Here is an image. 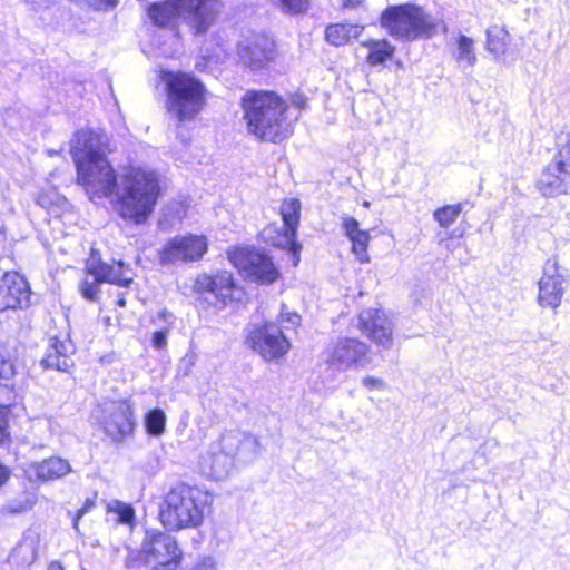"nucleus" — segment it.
<instances>
[{
	"label": "nucleus",
	"mask_w": 570,
	"mask_h": 570,
	"mask_svg": "<svg viewBox=\"0 0 570 570\" xmlns=\"http://www.w3.org/2000/svg\"><path fill=\"white\" fill-rule=\"evenodd\" d=\"M110 150L109 138L94 131L80 130L70 142L77 180L91 200L109 197L118 187L116 171L106 157Z\"/></svg>",
	"instance_id": "1"
},
{
	"label": "nucleus",
	"mask_w": 570,
	"mask_h": 570,
	"mask_svg": "<svg viewBox=\"0 0 570 570\" xmlns=\"http://www.w3.org/2000/svg\"><path fill=\"white\" fill-rule=\"evenodd\" d=\"M118 214L136 225L145 224L151 216L159 195L156 173L141 167H129L120 176L115 190Z\"/></svg>",
	"instance_id": "2"
},
{
	"label": "nucleus",
	"mask_w": 570,
	"mask_h": 570,
	"mask_svg": "<svg viewBox=\"0 0 570 570\" xmlns=\"http://www.w3.org/2000/svg\"><path fill=\"white\" fill-rule=\"evenodd\" d=\"M248 132L271 142L284 140L289 134L285 112L287 104L273 91H248L242 99Z\"/></svg>",
	"instance_id": "3"
},
{
	"label": "nucleus",
	"mask_w": 570,
	"mask_h": 570,
	"mask_svg": "<svg viewBox=\"0 0 570 570\" xmlns=\"http://www.w3.org/2000/svg\"><path fill=\"white\" fill-rule=\"evenodd\" d=\"M222 10L219 0H167L153 3L148 16L159 27L184 23L193 35H204L215 23Z\"/></svg>",
	"instance_id": "4"
},
{
	"label": "nucleus",
	"mask_w": 570,
	"mask_h": 570,
	"mask_svg": "<svg viewBox=\"0 0 570 570\" xmlns=\"http://www.w3.org/2000/svg\"><path fill=\"white\" fill-rule=\"evenodd\" d=\"M209 507L207 492L179 484L165 494L159 505V520L168 531L196 529L203 524Z\"/></svg>",
	"instance_id": "5"
},
{
	"label": "nucleus",
	"mask_w": 570,
	"mask_h": 570,
	"mask_svg": "<svg viewBox=\"0 0 570 570\" xmlns=\"http://www.w3.org/2000/svg\"><path fill=\"white\" fill-rule=\"evenodd\" d=\"M166 92V110L179 124L191 121L204 109L207 99L205 85L193 73L164 70L160 72Z\"/></svg>",
	"instance_id": "6"
},
{
	"label": "nucleus",
	"mask_w": 570,
	"mask_h": 570,
	"mask_svg": "<svg viewBox=\"0 0 570 570\" xmlns=\"http://www.w3.org/2000/svg\"><path fill=\"white\" fill-rule=\"evenodd\" d=\"M380 22L391 37L407 41L430 38L438 29V21L432 16L411 3L387 7Z\"/></svg>",
	"instance_id": "7"
},
{
	"label": "nucleus",
	"mask_w": 570,
	"mask_h": 570,
	"mask_svg": "<svg viewBox=\"0 0 570 570\" xmlns=\"http://www.w3.org/2000/svg\"><path fill=\"white\" fill-rule=\"evenodd\" d=\"M371 347L353 337H340L323 352L324 363L337 372L363 368L371 363Z\"/></svg>",
	"instance_id": "8"
},
{
	"label": "nucleus",
	"mask_w": 570,
	"mask_h": 570,
	"mask_svg": "<svg viewBox=\"0 0 570 570\" xmlns=\"http://www.w3.org/2000/svg\"><path fill=\"white\" fill-rule=\"evenodd\" d=\"M228 256L233 265L252 281L271 284L279 276L271 258L253 248L238 247Z\"/></svg>",
	"instance_id": "9"
},
{
	"label": "nucleus",
	"mask_w": 570,
	"mask_h": 570,
	"mask_svg": "<svg viewBox=\"0 0 570 570\" xmlns=\"http://www.w3.org/2000/svg\"><path fill=\"white\" fill-rule=\"evenodd\" d=\"M247 344L266 361L283 357L289 350L291 343L283 331L274 323H265L248 332Z\"/></svg>",
	"instance_id": "10"
},
{
	"label": "nucleus",
	"mask_w": 570,
	"mask_h": 570,
	"mask_svg": "<svg viewBox=\"0 0 570 570\" xmlns=\"http://www.w3.org/2000/svg\"><path fill=\"white\" fill-rule=\"evenodd\" d=\"M207 247L205 236H176L159 252V261L164 265L194 262L204 256Z\"/></svg>",
	"instance_id": "11"
},
{
	"label": "nucleus",
	"mask_w": 570,
	"mask_h": 570,
	"mask_svg": "<svg viewBox=\"0 0 570 570\" xmlns=\"http://www.w3.org/2000/svg\"><path fill=\"white\" fill-rule=\"evenodd\" d=\"M566 276L560 272L557 256L550 257L544 265L543 275L539 281V304L543 307L557 308L564 293Z\"/></svg>",
	"instance_id": "12"
},
{
	"label": "nucleus",
	"mask_w": 570,
	"mask_h": 570,
	"mask_svg": "<svg viewBox=\"0 0 570 570\" xmlns=\"http://www.w3.org/2000/svg\"><path fill=\"white\" fill-rule=\"evenodd\" d=\"M360 331L377 346L390 350L393 344V324L383 311L367 308L360 313Z\"/></svg>",
	"instance_id": "13"
},
{
	"label": "nucleus",
	"mask_w": 570,
	"mask_h": 570,
	"mask_svg": "<svg viewBox=\"0 0 570 570\" xmlns=\"http://www.w3.org/2000/svg\"><path fill=\"white\" fill-rule=\"evenodd\" d=\"M30 287L23 276L16 272L0 278V311L26 308L30 303Z\"/></svg>",
	"instance_id": "14"
},
{
	"label": "nucleus",
	"mask_w": 570,
	"mask_h": 570,
	"mask_svg": "<svg viewBox=\"0 0 570 570\" xmlns=\"http://www.w3.org/2000/svg\"><path fill=\"white\" fill-rule=\"evenodd\" d=\"M194 288L197 293L204 295L205 299L214 306H224L227 299L232 298L234 289L233 275L228 272H222L214 276L199 275Z\"/></svg>",
	"instance_id": "15"
},
{
	"label": "nucleus",
	"mask_w": 570,
	"mask_h": 570,
	"mask_svg": "<svg viewBox=\"0 0 570 570\" xmlns=\"http://www.w3.org/2000/svg\"><path fill=\"white\" fill-rule=\"evenodd\" d=\"M104 425L114 441H124L132 434L136 426L132 406L126 401L112 403L107 410Z\"/></svg>",
	"instance_id": "16"
},
{
	"label": "nucleus",
	"mask_w": 570,
	"mask_h": 570,
	"mask_svg": "<svg viewBox=\"0 0 570 570\" xmlns=\"http://www.w3.org/2000/svg\"><path fill=\"white\" fill-rule=\"evenodd\" d=\"M284 234L276 236V242L282 247L288 249L297 264L298 253L302 246L296 240V230L301 217V203L297 198L285 199L281 206Z\"/></svg>",
	"instance_id": "17"
},
{
	"label": "nucleus",
	"mask_w": 570,
	"mask_h": 570,
	"mask_svg": "<svg viewBox=\"0 0 570 570\" xmlns=\"http://www.w3.org/2000/svg\"><path fill=\"white\" fill-rule=\"evenodd\" d=\"M238 55L244 65L261 69L275 58V42L272 38L259 35L240 45Z\"/></svg>",
	"instance_id": "18"
},
{
	"label": "nucleus",
	"mask_w": 570,
	"mask_h": 570,
	"mask_svg": "<svg viewBox=\"0 0 570 570\" xmlns=\"http://www.w3.org/2000/svg\"><path fill=\"white\" fill-rule=\"evenodd\" d=\"M240 441L242 433L238 430H230L223 433L219 440L212 444L213 470L218 476L228 472L233 458L239 449Z\"/></svg>",
	"instance_id": "19"
},
{
	"label": "nucleus",
	"mask_w": 570,
	"mask_h": 570,
	"mask_svg": "<svg viewBox=\"0 0 570 570\" xmlns=\"http://www.w3.org/2000/svg\"><path fill=\"white\" fill-rule=\"evenodd\" d=\"M141 554L146 556V562H149L150 559L156 561L171 559V557L181 558L176 540L171 535L157 530L146 532Z\"/></svg>",
	"instance_id": "20"
},
{
	"label": "nucleus",
	"mask_w": 570,
	"mask_h": 570,
	"mask_svg": "<svg viewBox=\"0 0 570 570\" xmlns=\"http://www.w3.org/2000/svg\"><path fill=\"white\" fill-rule=\"evenodd\" d=\"M125 264L121 261L114 262L111 265L101 262L95 252L86 263V269L89 275L98 281L127 287L132 283V277L126 275Z\"/></svg>",
	"instance_id": "21"
},
{
	"label": "nucleus",
	"mask_w": 570,
	"mask_h": 570,
	"mask_svg": "<svg viewBox=\"0 0 570 570\" xmlns=\"http://www.w3.org/2000/svg\"><path fill=\"white\" fill-rule=\"evenodd\" d=\"M538 187L548 197L567 194L570 187V174L552 159L540 175Z\"/></svg>",
	"instance_id": "22"
},
{
	"label": "nucleus",
	"mask_w": 570,
	"mask_h": 570,
	"mask_svg": "<svg viewBox=\"0 0 570 570\" xmlns=\"http://www.w3.org/2000/svg\"><path fill=\"white\" fill-rule=\"evenodd\" d=\"M342 227L346 237L352 243V252L362 264L370 262L367 253L371 235L367 230L361 229L360 223L352 216L342 217Z\"/></svg>",
	"instance_id": "23"
},
{
	"label": "nucleus",
	"mask_w": 570,
	"mask_h": 570,
	"mask_svg": "<svg viewBox=\"0 0 570 570\" xmlns=\"http://www.w3.org/2000/svg\"><path fill=\"white\" fill-rule=\"evenodd\" d=\"M73 351L75 347L70 341L53 337L50 340L47 354L41 363L46 368L67 371L72 364L70 355Z\"/></svg>",
	"instance_id": "24"
},
{
	"label": "nucleus",
	"mask_w": 570,
	"mask_h": 570,
	"mask_svg": "<svg viewBox=\"0 0 570 570\" xmlns=\"http://www.w3.org/2000/svg\"><path fill=\"white\" fill-rule=\"evenodd\" d=\"M511 41V35L502 26L493 24L485 30V49L495 61L503 62L505 60Z\"/></svg>",
	"instance_id": "25"
},
{
	"label": "nucleus",
	"mask_w": 570,
	"mask_h": 570,
	"mask_svg": "<svg viewBox=\"0 0 570 570\" xmlns=\"http://www.w3.org/2000/svg\"><path fill=\"white\" fill-rule=\"evenodd\" d=\"M39 540L33 533H27L12 550L9 556V562L18 568L31 566L38 553Z\"/></svg>",
	"instance_id": "26"
},
{
	"label": "nucleus",
	"mask_w": 570,
	"mask_h": 570,
	"mask_svg": "<svg viewBox=\"0 0 570 570\" xmlns=\"http://www.w3.org/2000/svg\"><path fill=\"white\" fill-rule=\"evenodd\" d=\"M452 56L458 66L464 68H473L478 62L475 41L459 33L451 40Z\"/></svg>",
	"instance_id": "27"
},
{
	"label": "nucleus",
	"mask_w": 570,
	"mask_h": 570,
	"mask_svg": "<svg viewBox=\"0 0 570 570\" xmlns=\"http://www.w3.org/2000/svg\"><path fill=\"white\" fill-rule=\"evenodd\" d=\"M364 30L361 24L354 23H333L325 29L326 41L335 47H341L357 39Z\"/></svg>",
	"instance_id": "28"
},
{
	"label": "nucleus",
	"mask_w": 570,
	"mask_h": 570,
	"mask_svg": "<svg viewBox=\"0 0 570 570\" xmlns=\"http://www.w3.org/2000/svg\"><path fill=\"white\" fill-rule=\"evenodd\" d=\"M35 471L40 480L49 481L65 476L71 471V466L67 460L52 456L38 463Z\"/></svg>",
	"instance_id": "29"
},
{
	"label": "nucleus",
	"mask_w": 570,
	"mask_h": 570,
	"mask_svg": "<svg viewBox=\"0 0 570 570\" xmlns=\"http://www.w3.org/2000/svg\"><path fill=\"white\" fill-rule=\"evenodd\" d=\"M160 321L164 323V325H161L159 330L155 331L151 336L153 346L157 350H161L167 345V337L174 327L175 316L173 313L164 309L160 311L154 320L155 323Z\"/></svg>",
	"instance_id": "30"
},
{
	"label": "nucleus",
	"mask_w": 570,
	"mask_h": 570,
	"mask_svg": "<svg viewBox=\"0 0 570 570\" xmlns=\"http://www.w3.org/2000/svg\"><path fill=\"white\" fill-rule=\"evenodd\" d=\"M368 49L367 62L370 65H379L390 59L394 52V48L386 40H368L363 42Z\"/></svg>",
	"instance_id": "31"
},
{
	"label": "nucleus",
	"mask_w": 570,
	"mask_h": 570,
	"mask_svg": "<svg viewBox=\"0 0 570 570\" xmlns=\"http://www.w3.org/2000/svg\"><path fill=\"white\" fill-rule=\"evenodd\" d=\"M166 426V415L159 409L151 410L145 417L146 431L155 436L161 435Z\"/></svg>",
	"instance_id": "32"
},
{
	"label": "nucleus",
	"mask_w": 570,
	"mask_h": 570,
	"mask_svg": "<svg viewBox=\"0 0 570 570\" xmlns=\"http://www.w3.org/2000/svg\"><path fill=\"white\" fill-rule=\"evenodd\" d=\"M462 212L461 204L446 205L436 209L433 214L434 219L440 224L441 227L446 228L452 225Z\"/></svg>",
	"instance_id": "33"
},
{
	"label": "nucleus",
	"mask_w": 570,
	"mask_h": 570,
	"mask_svg": "<svg viewBox=\"0 0 570 570\" xmlns=\"http://www.w3.org/2000/svg\"><path fill=\"white\" fill-rule=\"evenodd\" d=\"M110 512L118 515V520L121 523H131L135 518V511L131 505L120 501H114L108 505Z\"/></svg>",
	"instance_id": "34"
},
{
	"label": "nucleus",
	"mask_w": 570,
	"mask_h": 570,
	"mask_svg": "<svg viewBox=\"0 0 570 570\" xmlns=\"http://www.w3.org/2000/svg\"><path fill=\"white\" fill-rule=\"evenodd\" d=\"M275 4L279 6L283 12L286 13H303L309 7L308 0H272Z\"/></svg>",
	"instance_id": "35"
},
{
	"label": "nucleus",
	"mask_w": 570,
	"mask_h": 570,
	"mask_svg": "<svg viewBox=\"0 0 570 570\" xmlns=\"http://www.w3.org/2000/svg\"><path fill=\"white\" fill-rule=\"evenodd\" d=\"M102 283V281L96 279H89V277H86L79 285V289L81 295L89 301H96L99 294V284Z\"/></svg>",
	"instance_id": "36"
},
{
	"label": "nucleus",
	"mask_w": 570,
	"mask_h": 570,
	"mask_svg": "<svg viewBox=\"0 0 570 570\" xmlns=\"http://www.w3.org/2000/svg\"><path fill=\"white\" fill-rule=\"evenodd\" d=\"M553 159L570 174V139L560 145Z\"/></svg>",
	"instance_id": "37"
},
{
	"label": "nucleus",
	"mask_w": 570,
	"mask_h": 570,
	"mask_svg": "<svg viewBox=\"0 0 570 570\" xmlns=\"http://www.w3.org/2000/svg\"><path fill=\"white\" fill-rule=\"evenodd\" d=\"M282 234H284V227H283V225L278 226L277 224H269L262 232V235L267 243H269L271 245H273L275 247H279V248H283V247L279 244H277L276 236L282 235Z\"/></svg>",
	"instance_id": "38"
},
{
	"label": "nucleus",
	"mask_w": 570,
	"mask_h": 570,
	"mask_svg": "<svg viewBox=\"0 0 570 570\" xmlns=\"http://www.w3.org/2000/svg\"><path fill=\"white\" fill-rule=\"evenodd\" d=\"M95 507V501L92 499H87L83 503V505L76 512V514L72 518V524L73 529L78 531V524L79 520L88 513L92 508Z\"/></svg>",
	"instance_id": "39"
},
{
	"label": "nucleus",
	"mask_w": 570,
	"mask_h": 570,
	"mask_svg": "<svg viewBox=\"0 0 570 570\" xmlns=\"http://www.w3.org/2000/svg\"><path fill=\"white\" fill-rule=\"evenodd\" d=\"M190 570H217V564L214 558L202 557L194 563Z\"/></svg>",
	"instance_id": "40"
},
{
	"label": "nucleus",
	"mask_w": 570,
	"mask_h": 570,
	"mask_svg": "<svg viewBox=\"0 0 570 570\" xmlns=\"http://www.w3.org/2000/svg\"><path fill=\"white\" fill-rule=\"evenodd\" d=\"M158 563L150 570H177L180 558L171 557V559L157 560Z\"/></svg>",
	"instance_id": "41"
},
{
	"label": "nucleus",
	"mask_w": 570,
	"mask_h": 570,
	"mask_svg": "<svg viewBox=\"0 0 570 570\" xmlns=\"http://www.w3.org/2000/svg\"><path fill=\"white\" fill-rule=\"evenodd\" d=\"M362 384L370 390H385L386 389V383L382 379L375 377V376L363 377Z\"/></svg>",
	"instance_id": "42"
},
{
	"label": "nucleus",
	"mask_w": 570,
	"mask_h": 570,
	"mask_svg": "<svg viewBox=\"0 0 570 570\" xmlns=\"http://www.w3.org/2000/svg\"><path fill=\"white\" fill-rule=\"evenodd\" d=\"M13 374L12 364L4 360L3 355L0 353V381L9 380Z\"/></svg>",
	"instance_id": "43"
},
{
	"label": "nucleus",
	"mask_w": 570,
	"mask_h": 570,
	"mask_svg": "<svg viewBox=\"0 0 570 570\" xmlns=\"http://www.w3.org/2000/svg\"><path fill=\"white\" fill-rule=\"evenodd\" d=\"M175 220H180V217L171 216V209L168 208L166 213L163 214L161 218L158 222L159 228L166 230L174 226Z\"/></svg>",
	"instance_id": "44"
},
{
	"label": "nucleus",
	"mask_w": 570,
	"mask_h": 570,
	"mask_svg": "<svg viewBox=\"0 0 570 570\" xmlns=\"http://www.w3.org/2000/svg\"><path fill=\"white\" fill-rule=\"evenodd\" d=\"M7 409L0 407V443L8 438L7 432Z\"/></svg>",
	"instance_id": "45"
},
{
	"label": "nucleus",
	"mask_w": 570,
	"mask_h": 570,
	"mask_svg": "<svg viewBox=\"0 0 570 570\" xmlns=\"http://www.w3.org/2000/svg\"><path fill=\"white\" fill-rule=\"evenodd\" d=\"M227 56V52L226 50L223 48V47H218V51L214 55H207L206 58L209 62H213V63H220L225 60Z\"/></svg>",
	"instance_id": "46"
},
{
	"label": "nucleus",
	"mask_w": 570,
	"mask_h": 570,
	"mask_svg": "<svg viewBox=\"0 0 570 570\" xmlns=\"http://www.w3.org/2000/svg\"><path fill=\"white\" fill-rule=\"evenodd\" d=\"M140 563H139V556L138 554H135L134 552H130L128 554V557L126 558L125 560V566L127 568H136L138 567Z\"/></svg>",
	"instance_id": "47"
},
{
	"label": "nucleus",
	"mask_w": 570,
	"mask_h": 570,
	"mask_svg": "<svg viewBox=\"0 0 570 570\" xmlns=\"http://www.w3.org/2000/svg\"><path fill=\"white\" fill-rule=\"evenodd\" d=\"M364 0H342L344 8H356L363 3Z\"/></svg>",
	"instance_id": "48"
},
{
	"label": "nucleus",
	"mask_w": 570,
	"mask_h": 570,
	"mask_svg": "<svg viewBox=\"0 0 570 570\" xmlns=\"http://www.w3.org/2000/svg\"><path fill=\"white\" fill-rule=\"evenodd\" d=\"M9 476L8 470L0 464V485H2Z\"/></svg>",
	"instance_id": "49"
},
{
	"label": "nucleus",
	"mask_w": 570,
	"mask_h": 570,
	"mask_svg": "<svg viewBox=\"0 0 570 570\" xmlns=\"http://www.w3.org/2000/svg\"><path fill=\"white\" fill-rule=\"evenodd\" d=\"M286 321L288 323H291L292 325H296L299 322V316L296 313H292V314L287 315V320Z\"/></svg>",
	"instance_id": "50"
},
{
	"label": "nucleus",
	"mask_w": 570,
	"mask_h": 570,
	"mask_svg": "<svg viewBox=\"0 0 570 570\" xmlns=\"http://www.w3.org/2000/svg\"><path fill=\"white\" fill-rule=\"evenodd\" d=\"M48 570H65L60 562H51Z\"/></svg>",
	"instance_id": "51"
},
{
	"label": "nucleus",
	"mask_w": 570,
	"mask_h": 570,
	"mask_svg": "<svg viewBox=\"0 0 570 570\" xmlns=\"http://www.w3.org/2000/svg\"><path fill=\"white\" fill-rule=\"evenodd\" d=\"M117 305L120 306V307H125L126 306V299L124 296H120L118 299H117Z\"/></svg>",
	"instance_id": "52"
},
{
	"label": "nucleus",
	"mask_w": 570,
	"mask_h": 570,
	"mask_svg": "<svg viewBox=\"0 0 570 570\" xmlns=\"http://www.w3.org/2000/svg\"><path fill=\"white\" fill-rule=\"evenodd\" d=\"M365 207H368L370 206V203L368 202H364L363 204Z\"/></svg>",
	"instance_id": "53"
}]
</instances>
